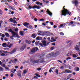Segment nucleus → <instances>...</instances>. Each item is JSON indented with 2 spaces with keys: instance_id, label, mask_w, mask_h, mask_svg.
<instances>
[{
  "instance_id": "obj_1",
  "label": "nucleus",
  "mask_w": 80,
  "mask_h": 80,
  "mask_svg": "<svg viewBox=\"0 0 80 80\" xmlns=\"http://www.w3.org/2000/svg\"><path fill=\"white\" fill-rule=\"evenodd\" d=\"M8 31L9 32H11L12 34V36H9L11 40H13V39H14L13 37H15V38H20V36H19L18 34L15 32L13 31V30H12V29H8Z\"/></svg>"
},
{
  "instance_id": "obj_2",
  "label": "nucleus",
  "mask_w": 80,
  "mask_h": 80,
  "mask_svg": "<svg viewBox=\"0 0 80 80\" xmlns=\"http://www.w3.org/2000/svg\"><path fill=\"white\" fill-rule=\"evenodd\" d=\"M65 6L63 7V9L61 11V15L63 16H64L65 17L67 15H71V12H69L68 10L67 9L65 8Z\"/></svg>"
},
{
  "instance_id": "obj_3",
  "label": "nucleus",
  "mask_w": 80,
  "mask_h": 80,
  "mask_svg": "<svg viewBox=\"0 0 80 80\" xmlns=\"http://www.w3.org/2000/svg\"><path fill=\"white\" fill-rule=\"evenodd\" d=\"M41 42L42 43H39V45L40 46H41L42 47H47V42L46 41L44 40H43L41 41Z\"/></svg>"
},
{
  "instance_id": "obj_4",
  "label": "nucleus",
  "mask_w": 80,
  "mask_h": 80,
  "mask_svg": "<svg viewBox=\"0 0 80 80\" xmlns=\"http://www.w3.org/2000/svg\"><path fill=\"white\" fill-rule=\"evenodd\" d=\"M26 6L27 7H26V8L28 10H29V9H30V3H28L26 5Z\"/></svg>"
},
{
  "instance_id": "obj_5",
  "label": "nucleus",
  "mask_w": 80,
  "mask_h": 80,
  "mask_svg": "<svg viewBox=\"0 0 80 80\" xmlns=\"http://www.w3.org/2000/svg\"><path fill=\"white\" fill-rule=\"evenodd\" d=\"M33 9H35V8H37V9H39L41 8V7L39 6H38L37 5H35L34 6L32 7Z\"/></svg>"
},
{
  "instance_id": "obj_6",
  "label": "nucleus",
  "mask_w": 80,
  "mask_h": 80,
  "mask_svg": "<svg viewBox=\"0 0 80 80\" xmlns=\"http://www.w3.org/2000/svg\"><path fill=\"white\" fill-rule=\"evenodd\" d=\"M46 12L48 13V14L49 15H50V17H52V13L49 11V9H48L47 10V11H46Z\"/></svg>"
},
{
  "instance_id": "obj_7",
  "label": "nucleus",
  "mask_w": 80,
  "mask_h": 80,
  "mask_svg": "<svg viewBox=\"0 0 80 80\" xmlns=\"http://www.w3.org/2000/svg\"><path fill=\"white\" fill-rule=\"evenodd\" d=\"M50 56L52 57H55L57 56V53H54L53 52L51 53L50 54Z\"/></svg>"
},
{
  "instance_id": "obj_8",
  "label": "nucleus",
  "mask_w": 80,
  "mask_h": 80,
  "mask_svg": "<svg viewBox=\"0 0 80 80\" xmlns=\"http://www.w3.org/2000/svg\"><path fill=\"white\" fill-rule=\"evenodd\" d=\"M24 26H25L26 28H28V25L29 23L28 22H25L23 24Z\"/></svg>"
},
{
  "instance_id": "obj_9",
  "label": "nucleus",
  "mask_w": 80,
  "mask_h": 80,
  "mask_svg": "<svg viewBox=\"0 0 80 80\" xmlns=\"http://www.w3.org/2000/svg\"><path fill=\"white\" fill-rule=\"evenodd\" d=\"M2 53H10V52H8L6 51H4L3 50L0 51V54Z\"/></svg>"
},
{
  "instance_id": "obj_10",
  "label": "nucleus",
  "mask_w": 80,
  "mask_h": 80,
  "mask_svg": "<svg viewBox=\"0 0 80 80\" xmlns=\"http://www.w3.org/2000/svg\"><path fill=\"white\" fill-rule=\"evenodd\" d=\"M36 40H42V37L38 36L36 38Z\"/></svg>"
},
{
  "instance_id": "obj_11",
  "label": "nucleus",
  "mask_w": 80,
  "mask_h": 80,
  "mask_svg": "<svg viewBox=\"0 0 80 80\" xmlns=\"http://www.w3.org/2000/svg\"><path fill=\"white\" fill-rule=\"evenodd\" d=\"M35 52V50H34V48H33L31 50V53H30V54L31 55H32V54L34 53Z\"/></svg>"
},
{
  "instance_id": "obj_12",
  "label": "nucleus",
  "mask_w": 80,
  "mask_h": 80,
  "mask_svg": "<svg viewBox=\"0 0 80 80\" xmlns=\"http://www.w3.org/2000/svg\"><path fill=\"white\" fill-rule=\"evenodd\" d=\"M74 70L78 72V71H79V68L78 67H75L74 68Z\"/></svg>"
},
{
  "instance_id": "obj_13",
  "label": "nucleus",
  "mask_w": 80,
  "mask_h": 80,
  "mask_svg": "<svg viewBox=\"0 0 80 80\" xmlns=\"http://www.w3.org/2000/svg\"><path fill=\"white\" fill-rule=\"evenodd\" d=\"M38 62H39L38 60H35L33 61H32V63L33 64L37 63H38Z\"/></svg>"
},
{
  "instance_id": "obj_14",
  "label": "nucleus",
  "mask_w": 80,
  "mask_h": 80,
  "mask_svg": "<svg viewBox=\"0 0 80 80\" xmlns=\"http://www.w3.org/2000/svg\"><path fill=\"white\" fill-rule=\"evenodd\" d=\"M9 8L10 9H12V10H16V9L15 8H13V7H12L10 5H8Z\"/></svg>"
},
{
  "instance_id": "obj_15",
  "label": "nucleus",
  "mask_w": 80,
  "mask_h": 80,
  "mask_svg": "<svg viewBox=\"0 0 80 80\" xmlns=\"http://www.w3.org/2000/svg\"><path fill=\"white\" fill-rule=\"evenodd\" d=\"M40 42V41H38V42L37 41H36L35 42V44L36 45V46H38V45H40V43H39V42Z\"/></svg>"
},
{
  "instance_id": "obj_16",
  "label": "nucleus",
  "mask_w": 80,
  "mask_h": 80,
  "mask_svg": "<svg viewBox=\"0 0 80 80\" xmlns=\"http://www.w3.org/2000/svg\"><path fill=\"white\" fill-rule=\"evenodd\" d=\"M40 60V63H43V62H44V59L43 58L40 59H39Z\"/></svg>"
},
{
  "instance_id": "obj_17",
  "label": "nucleus",
  "mask_w": 80,
  "mask_h": 80,
  "mask_svg": "<svg viewBox=\"0 0 80 80\" xmlns=\"http://www.w3.org/2000/svg\"><path fill=\"white\" fill-rule=\"evenodd\" d=\"M2 46L3 47H7V44L5 43H2Z\"/></svg>"
},
{
  "instance_id": "obj_18",
  "label": "nucleus",
  "mask_w": 80,
  "mask_h": 80,
  "mask_svg": "<svg viewBox=\"0 0 80 80\" xmlns=\"http://www.w3.org/2000/svg\"><path fill=\"white\" fill-rule=\"evenodd\" d=\"M76 46H77V47H75L76 50L77 51H78V50H79V48H78V46L77 45Z\"/></svg>"
},
{
  "instance_id": "obj_19",
  "label": "nucleus",
  "mask_w": 80,
  "mask_h": 80,
  "mask_svg": "<svg viewBox=\"0 0 80 80\" xmlns=\"http://www.w3.org/2000/svg\"><path fill=\"white\" fill-rule=\"evenodd\" d=\"M25 49V46H23L20 49V50L21 51H23Z\"/></svg>"
},
{
  "instance_id": "obj_20",
  "label": "nucleus",
  "mask_w": 80,
  "mask_h": 80,
  "mask_svg": "<svg viewBox=\"0 0 80 80\" xmlns=\"http://www.w3.org/2000/svg\"><path fill=\"white\" fill-rule=\"evenodd\" d=\"M16 52V49H14L12 51H11V53L12 54V53H14L15 52Z\"/></svg>"
},
{
  "instance_id": "obj_21",
  "label": "nucleus",
  "mask_w": 80,
  "mask_h": 80,
  "mask_svg": "<svg viewBox=\"0 0 80 80\" xmlns=\"http://www.w3.org/2000/svg\"><path fill=\"white\" fill-rule=\"evenodd\" d=\"M25 42L26 43H28V44H30V41H28L27 40H25Z\"/></svg>"
},
{
  "instance_id": "obj_22",
  "label": "nucleus",
  "mask_w": 80,
  "mask_h": 80,
  "mask_svg": "<svg viewBox=\"0 0 80 80\" xmlns=\"http://www.w3.org/2000/svg\"><path fill=\"white\" fill-rule=\"evenodd\" d=\"M78 55L76 56V54H72V57H73V58H77V57H78Z\"/></svg>"
},
{
  "instance_id": "obj_23",
  "label": "nucleus",
  "mask_w": 80,
  "mask_h": 80,
  "mask_svg": "<svg viewBox=\"0 0 80 80\" xmlns=\"http://www.w3.org/2000/svg\"><path fill=\"white\" fill-rule=\"evenodd\" d=\"M33 48H34V49L35 52H36V51H37V50H38V48L37 47H35Z\"/></svg>"
},
{
  "instance_id": "obj_24",
  "label": "nucleus",
  "mask_w": 80,
  "mask_h": 80,
  "mask_svg": "<svg viewBox=\"0 0 80 80\" xmlns=\"http://www.w3.org/2000/svg\"><path fill=\"white\" fill-rule=\"evenodd\" d=\"M19 34L21 36H24V34H23V32H22V31H21L19 32Z\"/></svg>"
},
{
  "instance_id": "obj_25",
  "label": "nucleus",
  "mask_w": 80,
  "mask_h": 80,
  "mask_svg": "<svg viewBox=\"0 0 80 80\" xmlns=\"http://www.w3.org/2000/svg\"><path fill=\"white\" fill-rule=\"evenodd\" d=\"M35 75H36V76H37V77H38L39 78H40L41 77L40 75L37 73H36Z\"/></svg>"
},
{
  "instance_id": "obj_26",
  "label": "nucleus",
  "mask_w": 80,
  "mask_h": 80,
  "mask_svg": "<svg viewBox=\"0 0 80 80\" xmlns=\"http://www.w3.org/2000/svg\"><path fill=\"white\" fill-rule=\"evenodd\" d=\"M5 35L6 37H9V36H10L9 34H8V32H6L5 33Z\"/></svg>"
},
{
  "instance_id": "obj_27",
  "label": "nucleus",
  "mask_w": 80,
  "mask_h": 80,
  "mask_svg": "<svg viewBox=\"0 0 80 80\" xmlns=\"http://www.w3.org/2000/svg\"><path fill=\"white\" fill-rule=\"evenodd\" d=\"M71 75H72V74H69L68 76L67 80H68V79H70V77H71Z\"/></svg>"
},
{
  "instance_id": "obj_28",
  "label": "nucleus",
  "mask_w": 80,
  "mask_h": 80,
  "mask_svg": "<svg viewBox=\"0 0 80 80\" xmlns=\"http://www.w3.org/2000/svg\"><path fill=\"white\" fill-rule=\"evenodd\" d=\"M75 0L74 4H75V5H77V4L78 3V2L77 0Z\"/></svg>"
},
{
  "instance_id": "obj_29",
  "label": "nucleus",
  "mask_w": 80,
  "mask_h": 80,
  "mask_svg": "<svg viewBox=\"0 0 80 80\" xmlns=\"http://www.w3.org/2000/svg\"><path fill=\"white\" fill-rule=\"evenodd\" d=\"M13 47V44H10L9 46H8V48H11Z\"/></svg>"
},
{
  "instance_id": "obj_30",
  "label": "nucleus",
  "mask_w": 80,
  "mask_h": 80,
  "mask_svg": "<svg viewBox=\"0 0 80 80\" xmlns=\"http://www.w3.org/2000/svg\"><path fill=\"white\" fill-rule=\"evenodd\" d=\"M32 37L33 38H35L36 37V35H35V34H32Z\"/></svg>"
},
{
  "instance_id": "obj_31",
  "label": "nucleus",
  "mask_w": 80,
  "mask_h": 80,
  "mask_svg": "<svg viewBox=\"0 0 80 80\" xmlns=\"http://www.w3.org/2000/svg\"><path fill=\"white\" fill-rule=\"evenodd\" d=\"M3 70H4V69H3V68L0 67V72H2Z\"/></svg>"
},
{
  "instance_id": "obj_32",
  "label": "nucleus",
  "mask_w": 80,
  "mask_h": 80,
  "mask_svg": "<svg viewBox=\"0 0 80 80\" xmlns=\"http://www.w3.org/2000/svg\"><path fill=\"white\" fill-rule=\"evenodd\" d=\"M5 68L6 69V70H8V71H9V70H10V68H9L6 67H5Z\"/></svg>"
},
{
  "instance_id": "obj_33",
  "label": "nucleus",
  "mask_w": 80,
  "mask_h": 80,
  "mask_svg": "<svg viewBox=\"0 0 80 80\" xmlns=\"http://www.w3.org/2000/svg\"><path fill=\"white\" fill-rule=\"evenodd\" d=\"M12 22L14 23H16V24H17V22L16 21V20L13 19L12 20Z\"/></svg>"
},
{
  "instance_id": "obj_34",
  "label": "nucleus",
  "mask_w": 80,
  "mask_h": 80,
  "mask_svg": "<svg viewBox=\"0 0 80 80\" xmlns=\"http://www.w3.org/2000/svg\"><path fill=\"white\" fill-rule=\"evenodd\" d=\"M18 75L20 78H21V77H22V75H21V74H20V72L18 74Z\"/></svg>"
},
{
  "instance_id": "obj_35",
  "label": "nucleus",
  "mask_w": 80,
  "mask_h": 80,
  "mask_svg": "<svg viewBox=\"0 0 80 80\" xmlns=\"http://www.w3.org/2000/svg\"><path fill=\"white\" fill-rule=\"evenodd\" d=\"M2 24L3 23V21H0V28H2V24Z\"/></svg>"
},
{
  "instance_id": "obj_36",
  "label": "nucleus",
  "mask_w": 80,
  "mask_h": 80,
  "mask_svg": "<svg viewBox=\"0 0 80 80\" xmlns=\"http://www.w3.org/2000/svg\"><path fill=\"white\" fill-rule=\"evenodd\" d=\"M54 38L53 37H52L51 40H50V42H53V39Z\"/></svg>"
},
{
  "instance_id": "obj_37",
  "label": "nucleus",
  "mask_w": 80,
  "mask_h": 80,
  "mask_svg": "<svg viewBox=\"0 0 80 80\" xmlns=\"http://www.w3.org/2000/svg\"><path fill=\"white\" fill-rule=\"evenodd\" d=\"M61 27H62V28H63L64 27L63 26V24H61L60 25V26L59 27V28H60Z\"/></svg>"
},
{
  "instance_id": "obj_38",
  "label": "nucleus",
  "mask_w": 80,
  "mask_h": 80,
  "mask_svg": "<svg viewBox=\"0 0 80 80\" xmlns=\"http://www.w3.org/2000/svg\"><path fill=\"white\" fill-rule=\"evenodd\" d=\"M55 72L56 73H57V74H58V70L56 69Z\"/></svg>"
},
{
  "instance_id": "obj_39",
  "label": "nucleus",
  "mask_w": 80,
  "mask_h": 80,
  "mask_svg": "<svg viewBox=\"0 0 80 80\" xmlns=\"http://www.w3.org/2000/svg\"><path fill=\"white\" fill-rule=\"evenodd\" d=\"M70 59H71V58L70 57H68V58H66V60H67V61H68V60H70Z\"/></svg>"
},
{
  "instance_id": "obj_40",
  "label": "nucleus",
  "mask_w": 80,
  "mask_h": 80,
  "mask_svg": "<svg viewBox=\"0 0 80 80\" xmlns=\"http://www.w3.org/2000/svg\"><path fill=\"white\" fill-rule=\"evenodd\" d=\"M68 73H72V71H71L70 70L68 69Z\"/></svg>"
},
{
  "instance_id": "obj_41",
  "label": "nucleus",
  "mask_w": 80,
  "mask_h": 80,
  "mask_svg": "<svg viewBox=\"0 0 80 80\" xmlns=\"http://www.w3.org/2000/svg\"><path fill=\"white\" fill-rule=\"evenodd\" d=\"M9 20L11 22H13V18H10L9 19Z\"/></svg>"
},
{
  "instance_id": "obj_42",
  "label": "nucleus",
  "mask_w": 80,
  "mask_h": 80,
  "mask_svg": "<svg viewBox=\"0 0 80 80\" xmlns=\"http://www.w3.org/2000/svg\"><path fill=\"white\" fill-rule=\"evenodd\" d=\"M14 30L15 32H18V28H16L14 29Z\"/></svg>"
},
{
  "instance_id": "obj_43",
  "label": "nucleus",
  "mask_w": 80,
  "mask_h": 80,
  "mask_svg": "<svg viewBox=\"0 0 80 80\" xmlns=\"http://www.w3.org/2000/svg\"><path fill=\"white\" fill-rule=\"evenodd\" d=\"M2 13H3V11H2V10L0 9V14L1 15H2Z\"/></svg>"
},
{
  "instance_id": "obj_44",
  "label": "nucleus",
  "mask_w": 80,
  "mask_h": 80,
  "mask_svg": "<svg viewBox=\"0 0 80 80\" xmlns=\"http://www.w3.org/2000/svg\"><path fill=\"white\" fill-rule=\"evenodd\" d=\"M28 62H29L28 61H25V62H23V63H28Z\"/></svg>"
},
{
  "instance_id": "obj_45",
  "label": "nucleus",
  "mask_w": 80,
  "mask_h": 80,
  "mask_svg": "<svg viewBox=\"0 0 80 80\" xmlns=\"http://www.w3.org/2000/svg\"><path fill=\"white\" fill-rule=\"evenodd\" d=\"M14 5H17L18 4V2H16L15 1H14Z\"/></svg>"
},
{
  "instance_id": "obj_46",
  "label": "nucleus",
  "mask_w": 80,
  "mask_h": 80,
  "mask_svg": "<svg viewBox=\"0 0 80 80\" xmlns=\"http://www.w3.org/2000/svg\"><path fill=\"white\" fill-rule=\"evenodd\" d=\"M27 72L26 70H24V71H23V73L24 74H26V73H27Z\"/></svg>"
},
{
  "instance_id": "obj_47",
  "label": "nucleus",
  "mask_w": 80,
  "mask_h": 80,
  "mask_svg": "<svg viewBox=\"0 0 80 80\" xmlns=\"http://www.w3.org/2000/svg\"><path fill=\"white\" fill-rule=\"evenodd\" d=\"M49 23L50 24H51V25H53V22H51Z\"/></svg>"
},
{
  "instance_id": "obj_48",
  "label": "nucleus",
  "mask_w": 80,
  "mask_h": 80,
  "mask_svg": "<svg viewBox=\"0 0 80 80\" xmlns=\"http://www.w3.org/2000/svg\"><path fill=\"white\" fill-rule=\"evenodd\" d=\"M47 40L48 41V42H50V37L48 38Z\"/></svg>"
},
{
  "instance_id": "obj_49",
  "label": "nucleus",
  "mask_w": 80,
  "mask_h": 80,
  "mask_svg": "<svg viewBox=\"0 0 80 80\" xmlns=\"http://www.w3.org/2000/svg\"><path fill=\"white\" fill-rule=\"evenodd\" d=\"M5 53H2L1 54V56H5Z\"/></svg>"
},
{
  "instance_id": "obj_50",
  "label": "nucleus",
  "mask_w": 80,
  "mask_h": 80,
  "mask_svg": "<svg viewBox=\"0 0 80 80\" xmlns=\"http://www.w3.org/2000/svg\"><path fill=\"white\" fill-rule=\"evenodd\" d=\"M50 42H46V46L47 45H49V44L50 43Z\"/></svg>"
},
{
  "instance_id": "obj_51",
  "label": "nucleus",
  "mask_w": 80,
  "mask_h": 80,
  "mask_svg": "<svg viewBox=\"0 0 80 80\" xmlns=\"http://www.w3.org/2000/svg\"><path fill=\"white\" fill-rule=\"evenodd\" d=\"M10 42H8V44H7V47H8V46H9V45H10Z\"/></svg>"
},
{
  "instance_id": "obj_52",
  "label": "nucleus",
  "mask_w": 80,
  "mask_h": 80,
  "mask_svg": "<svg viewBox=\"0 0 80 80\" xmlns=\"http://www.w3.org/2000/svg\"><path fill=\"white\" fill-rule=\"evenodd\" d=\"M39 21H44V19H43V18H42L39 19Z\"/></svg>"
},
{
  "instance_id": "obj_53",
  "label": "nucleus",
  "mask_w": 80,
  "mask_h": 80,
  "mask_svg": "<svg viewBox=\"0 0 80 80\" xmlns=\"http://www.w3.org/2000/svg\"><path fill=\"white\" fill-rule=\"evenodd\" d=\"M42 70V69L40 68H38L37 69V70Z\"/></svg>"
},
{
  "instance_id": "obj_54",
  "label": "nucleus",
  "mask_w": 80,
  "mask_h": 80,
  "mask_svg": "<svg viewBox=\"0 0 80 80\" xmlns=\"http://www.w3.org/2000/svg\"><path fill=\"white\" fill-rule=\"evenodd\" d=\"M33 78H35V79H38V77L37 76H34Z\"/></svg>"
},
{
  "instance_id": "obj_55",
  "label": "nucleus",
  "mask_w": 80,
  "mask_h": 80,
  "mask_svg": "<svg viewBox=\"0 0 80 80\" xmlns=\"http://www.w3.org/2000/svg\"><path fill=\"white\" fill-rule=\"evenodd\" d=\"M65 73H68V69H65Z\"/></svg>"
},
{
  "instance_id": "obj_56",
  "label": "nucleus",
  "mask_w": 80,
  "mask_h": 80,
  "mask_svg": "<svg viewBox=\"0 0 80 80\" xmlns=\"http://www.w3.org/2000/svg\"><path fill=\"white\" fill-rule=\"evenodd\" d=\"M54 48H55L54 47H52L51 48V49L52 50H53L54 49Z\"/></svg>"
},
{
  "instance_id": "obj_57",
  "label": "nucleus",
  "mask_w": 80,
  "mask_h": 80,
  "mask_svg": "<svg viewBox=\"0 0 80 80\" xmlns=\"http://www.w3.org/2000/svg\"><path fill=\"white\" fill-rule=\"evenodd\" d=\"M46 33H47L48 34H47V35H48V33H50V32H48V31H46L45 32Z\"/></svg>"
},
{
  "instance_id": "obj_58",
  "label": "nucleus",
  "mask_w": 80,
  "mask_h": 80,
  "mask_svg": "<svg viewBox=\"0 0 80 80\" xmlns=\"http://www.w3.org/2000/svg\"><path fill=\"white\" fill-rule=\"evenodd\" d=\"M2 67H5V64H3L2 65Z\"/></svg>"
},
{
  "instance_id": "obj_59",
  "label": "nucleus",
  "mask_w": 80,
  "mask_h": 80,
  "mask_svg": "<svg viewBox=\"0 0 80 80\" xmlns=\"http://www.w3.org/2000/svg\"><path fill=\"white\" fill-rule=\"evenodd\" d=\"M71 41V40H69V41H67L66 42L67 43H70V42Z\"/></svg>"
},
{
  "instance_id": "obj_60",
  "label": "nucleus",
  "mask_w": 80,
  "mask_h": 80,
  "mask_svg": "<svg viewBox=\"0 0 80 80\" xmlns=\"http://www.w3.org/2000/svg\"><path fill=\"white\" fill-rule=\"evenodd\" d=\"M36 3L37 5H39L40 3V2H37Z\"/></svg>"
},
{
  "instance_id": "obj_61",
  "label": "nucleus",
  "mask_w": 80,
  "mask_h": 80,
  "mask_svg": "<svg viewBox=\"0 0 80 80\" xmlns=\"http://www.w3.org/2000/svg\"><path fill=\"white\" fill-rule=\"evenodd\" d=\"M10 76H11V77H13V74L11 73Z\"/></svg>"
},
{
  "instance_id": "obj_62",
  "label": "nucleus",
  "mask_w": 80,
  "mask_h": 80,
  "mask_svg": "<svg viewBox=\"0 0 80 80\" xmlns=\"http://www.w3.org/2000/svg\"><path fill=\"white\" fill-rule=\"evenodd\" d=\"M64 66H62L60 67V69H63V68H64Z\"/></svg>"
},
{
  "instance_id": "obj_63",
  "label": "nucleus",
  "mask_w": 80,
  "mask_h": 80,
  "mask_svg": "<svg viewBox=\"0 0 80 80\" xmlns=\"http://www.w3.org/2000/svg\"><path fill=\"white\" fill-rule=\"evenodd\" d=\"M47 25V24H45L44 23H42V25H43V26H45V25Z\"/></svg>"
},
{
  "instance_id": "obj_64",
  "label": "nucleus",
  "mask_w": 80,
  "mask_h": 80,
  "mask_svg": "<svg viewBox=\"0 0 80 80\" xmlns=\"http://www.w3.org/2000/svg\"><path fill=\"white\" fill-rule=\"evenodd\" d=\"M74 23V22L73 21H71L70 22V23H71V24H73Z\"/></svg>"
}]
</instances>
